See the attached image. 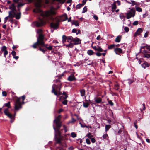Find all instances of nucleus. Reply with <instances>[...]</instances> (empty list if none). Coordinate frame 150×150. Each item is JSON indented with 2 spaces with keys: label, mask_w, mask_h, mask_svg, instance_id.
<instances>
[{
  "label": "nucleus",
  "mask_w": 150,
  "mask_h": 150,
  "mask_svg": "<svg viewBox=\"0 0 150 150\" xmlns=\"http://www.w3.org/2000/svg\"><path fill=\"white\" fill-rule=\"evenodd\" d=\"M33 11L36 13H38L43 18V19H42L39 18L38 21L33 23L31 24V25L34 27H39L44 25L45 24V20L46 19H50L52 21H54V18L52 16L56 14L55 9L53 7H51L50 10L45 12L42 11L39 8L37 7L36 8L34 9Z\"/></svg>",
  "instance_id": "1"
},
{
  "label": "nucleus",
  "mask_w": 150,
  "mask_h": 150,
  "mask_svg": "<svg viewBox=\"0 0 150 150\" xmlns=\"http://www.w3.org/2000/svg\"><path fill=\"white\" fill-rule=\"evenodd\" d=\"M60 115L56 117L54 121V122L56 124V128L53 125V129L55 131V139L57 143H60L62 138L61 136V132L59 129L61 126V123L60 121Z\"/></svg>",
  "instance_id": "2"
},
{
  "label": "nucleus",
  "mask_w": 150,
  "mask_h": 150,
  "mask_svg": "<svg viewBox=\"0 0 150 150\" xmlns=\"http://www.w3.org/2000/svg\"><path fill=\"white\" fill-rule=\"evenodd\" d=\"M61 87V83H60L58 86H57L55 84L53 85L52 87V92L54 93V94L57 96L61 95L62 94V93L60 91Z\"/></svg>",
  "instance_id": "3"
},
{
  "label": "nucleus",
  "mask_w": 150,
  "mask_h": 150,
  "mask_svg": "<svg viewBox=\"0 0 150 150\" xmlns=\"http://www.w3.org/2000/svg\"><path fill=\"white\" fill-rule=\"evenodd\" d=\"M6 107L8 108L4 109V112L5 114L10 119H12L13 117L12 115L9 112L8 109L9 108L11 107L10 102H9L7 103L4 104L3 106V107Z\"/></svg>",
  "instance_id": "4"
},
{
  "label": "nucleus",
  "mask_w": 150,
  "mask_h": 150,
  "mask_svg": "<svg viewBox=\"0 0 150 150\" xmlns=\"http://www.w3.org/2000/svg\"><path fill=\"white\" fill-rule=\"evenodd\" d=\"M135 10L132 8L130 9L129 11L125 13V14L126 16L127 19H129L132 17H134L135 16Z\"/></svg>",
  "instance_id": "5"
},
{
  "label": "nucleus",
  "mask_w": 150,
  "mask_h": 150,
  "mask_svg": "<svg viewBox=\"0 0 150 150\" xmlns=\"http://www.w3.org/2000/svg\"><path fill=\"white\" fill-rule=\"evenodd\" d=\"M21 97L18 98L15 102L14 104V109L16 111H18L21 108V102L20 101Z\"/></svg>",
  "instance_id": "6"
},
{
  "label": "nucleus",
  "mask_w": 150,
  "mask_h": 150,
  "mask_svg": "<svg viewBox=\"0 0 150 150\" xmlns=\"http://www.w3.org/2000/svg\"><path fill=\"white\" fill-rule=\"evenodd\" d=\"M15 17L16 19H19L20 18V17L19 15L16 16V13L13 11H9V15L7 17H6L4 19L7 21L9 18H12L13 17Z\"/></svg>",
  "instance_id": "7"
},
{
  "label": "nucleus",
  "mask_w": 150,
  "mask_h": 150,
  "mask_svg": "<svg viewBox=\"0 0 150 150\" xmlns=\"http://www.w3.org/2000/svg\"><path fill=\"white\" fill-rule=\"evenodd\" d=\"M40 43L41 44V46L42 47H45L47 49L50 50L52 49V46L49 45L48 44H45L43 40L40 42Z\"/></svg>",
  "instance_id": "8"
},
{
  "label": "nucleus",
  "mask_w": 150,
  "mask_h": 150,
  "mask_svg": "<svg viewBox=\"0 0 150 150\" xmlns=\"http://www.w3.org/2000/svg\"><path fill=\"white\" fill-rule=\"evenodd\" d=\"M16 6H15L14 4H12L9 7L10 9L11 10V11H13L15 13L16 16L19 15L20 17L21 13L20 12H17L16 10Z\"/></svg>",
  "instance_id": "9"
},
{
  "label": "nucleus",
  "mask_w": 150,
  "mask_h": 150,
  "mask_svg": "<svg viewBox=\"0 0 150 150\" xmlns=\"http://www.w3.org/2000/svg\"><path fill=\"white\" fill-rule=\"evenodd\" d=\"M42 30L41 29H38L37 31V33L39 34V37L37 39H39L41 40H44V36L42 34Z\"/></svg>",
  "instance_id": "10"
},
{
  "label": "nucleus",
  "mask_w": 150,
  "mask_h": 150,
  "mask_svg": "<svg viewBox=\"0 0 150 150\" xmlns=\"http://www.w3.org/2000/svg\"><path fill=\"white\" fill-rule=\"evenodd\" d=\"M42 40H40L39 39H37V42L35 43L32 47L34 48H36L37 46H39V45H41L40 43V42H42Z\"/></svg>",
  "instance_id": "11"
},
{
  "label": "nucleus",
  "mask_w": 150,
  "mask_h": 150,
  "mask_svg": "<svg viewBox=\"0 0 150 150\" xmlns=\"http://www.w3.org/2000/svg\"><path fill=\"white\" fill-rule=\"evenodd\" d=\"M73 42H74V44L76 45L80 44L81 43L80 40L76 37L74 38Z\"/></svg>",
  "instance_id": "12"
},
{
  "label": "nucleus",
  "mask_w": 150,
  "mask_h": 150,
  "mask_svg": "<svg viewBox=\"0 0 150 150\" xmlns=\"http://www.w3.org/2000/svg\"><path fill=\"white\" fill-rule=\"evenodd\" d=\"M59 25V23H52L50 24L51 27L54 29L57 28L58 27Z\"/></svg>",
  "instance_id": "13"
},
{
  "label": "nucleus",
  "mask_w": 150,
  "mask_h": 150,
  "mask_svg": "<svg viewBox=\"0 0 150 150\" xmlns=\"http://www.w3.org/2000/svg\"><path fill=\"white\" fill-rule=\"evenodd\" d=\"M142 30L141 28H139L136 31L134 35V36L139 35L142 32Z\"/></svg>",
  "instance_id": "14"
},
{
  "label": "nucleus",
  "mask_w": 150,
  "mask_h": 150,
  "mask_svg": "<svg viewBox=\"0 0 150 150\" xmlns=\"http://www.w3.org/2000/svg\"><path fill=\"white\" fill-rule=\"evenodd\" d=\"M114 51L117 54H119V53H121L122 52V50L120 48L115 49L114 50Z\"/></svg>",
  "instance_id": "15"
},
{
  "label": "nucleus",
  "mask_w": 150,
  "mask_h": 150,
  "mask_svg": "<svg viewBox=\"0 0 150 150\" xmlns=\"http://www.w3.org/2000/svg\"><path fill=\"white\" fill-rule=\"evenodd\" d=\"M68 79L69 81H72L75 80L76 78H75L74 75L72 74L69 76Z\"/></svg>",
  "instance_id": "16"
},
{
  "label": "nucleus",
  "mask_w": 150,
  "mask_h": 150,
  "mask_svg": "<svg viewBox=\"0 0 150 150\" xmlns=\"http://www.w3.org/2000/svg\"><path fill=\"white\" fill-rule=\"evenodd\" d=\"M94 100L95 102L97 103H100L102 101V99L101 98L95 97V98Z\"/></svg>",
  "instance_id": "17"
},
{
  "label": "nucleus",
  "mask_w": 150,
  "mask_h": 150,
  "mask_svg": "<svg viewBox=\"0 0 150 150\" xmlns=\"http://www.w3.org/2000/svg\"><path fill=\"white\" fill-rule=\"evenodd\" d=\"M73 38L72 36H68L67 37V41L68 42H73Z\"/></svg>",
  "instance_id": "18"
},
{
  "label": "nucleus",
  "mask_w": 150,
  "mask_h": 150,
  "mask_svg": "<svg viewBox=\"0 0 150 150\" xmlns=\"http://www.w3.org/2000/svg\"><path fill=\"white\" fill-rule=\"evenodd\" d=\"M80 91L81 96L83 97L85 96V91L84 89L80 90Z\"/></svg>",
  "instance_id": "19"
},
{
  "label": "nucleus",
  "mask_w": 150,
  "mask_h": 150,
  "mask_svg": "<svg viewBox=\"0 0 150 150\" xmlns=\"http://www.w3.org/2000/svg\"><path fill=\"white\" fill-rule=\"evenodd\" d=\"M131 1L132 2L131 5L132 6H133L135 5H136V6H138L139 4V3H137L134 1Z\"/></svg>",
  "instance_id": "20"
},
{
  "label": "nucleus",
  "mask_w": 150,
  "mask_h": 150,
  "mask_svg": "<svg viewBox=\"0 0 150 150\" xmlns=\"http://www.w3.org/2000/svg\"><path fill=\"white\" fill-rule=\"evenodd\" d=\"M87 53L89 55H92L94 54V52L92 50H88L87 52Z\"/></svg>",
  "instance_id": "21"
},
{
  "label": "nucleus",
  "mask_w": 150,
  "mask_h": 150,
  "mask_svg": "<svg viewBox=\"0 0 150 150\" xmlns=\"http://www.w3.org/2000/svg\"><path fill=\"white\" fill-rule=\"evenodd\" d=\"M141 65L142 67L144 68H145L146 67H149V64L147 62L144 63L143 64H142Z\"/></svg>",
  "instance_id": "22"
},
{
  "label": "nucleus",
  "mask_w": 150,
  "mask_h": 150,
  "mask_svg": "<svg viewBox=\"0 0 150 150\" xmlns=\"http://www.w3.org/2000/svg\"><path fill=\"white\" fill-rule=\"evenodd\" d=\"M121 39V36H118L117 37L115 40L116 42H120Z\"/></svg>",
  "instance_id": "23"
},
{
  "label": "nucleus",
  "mask_w": 150,
  "mask_h": 150,
  "mask_svg": "<svg viewBox=\"0 0 150 150\" xmlns=\"http://www.w3.org/2000/svg\"><path fill=\"white\" fill-rule=\"evenodd\" d=\"M111 127V126L110 125H106L105 126V131L107 132L108 131L109 129Z\"/></svg>",
  "instance_id": "24"
},
{
  "label": "nucleus",
  "mask_w": 150,
  "mask_h": 150,
  "mask_svg": "<svg viewBox=\"0 0 150 150\" xmlns=\"http://www.w3.org/2000/svg\"><path fill=\"white\" fill-rule=\"evenodd\" d=\"M62 41L63 43L66 42L67 39V37H66L65 35H63L62 37Z\"/></svg>",
  "instance_id": "25"
},
{
  "label": "nucleus",
  "mask_w": 150,
  "mask_h": 150,
  "mask_svg": "<svg viewBox=\"0 0 150 150\" xmlns=\"http://www.w3.org/2000/svg\"><path fill=\"white\" fill-rule=\"evenodd\" d=\"M143 57L144 58H150V53L149 54V53L144 54Z\"/></svg>",
  "instance_id": "26"
},
{
  "label": "nucleus",
  "mask_w": 150,
  "mask_h": 150,
  "mask_svg": "<svg viewBox=\"0 0 150 150\" xmlns=\"http://www.w3.org/2000/svg\"><path fill=\"white\" fill-rule=\"evenodd\" d=\"M116 3L115 1L114 2V3L112 5V10H115L116 8V4H115V3Z\"/></svg>",
  "instance_id": "27"
},
{
  "label": "nucleus",
  "mask_w": 150,
  "mask_h": 150,
  "mask_svg": "<svg viewBox=\"0 0 150 150\" xmlns=\"http://www.w3.org/2000/svg\"><path fill=\"white\" fill-rule=\"evenodd\" d=\"M66 45V47H68L72 48L73 47L74 44L73 43H71L68 45Z\"/></svg>",
  "instance_id": "28"
},
{
  "label": "nucleus",
  "mask_w": 150,
  "mask_h": 150,
  "mask_svg": "<svg viewBox=\"0 0 150 150\" xmlns=\"http://www.w3.org/2000/svg\"><path fill=\"white\" fill-rule=\"evenodd\" d=\"M115 46V45L112 44L108 46V48L109 49H111L113 48Z\"/></svg>",
  "instance_id": "29"
},
{
  "label": "nucleus",
  "mask_w": 150,
  "mask_h": 150,
  "mask_svg": "<svg viewBox=\"0 0 150 150\" xmlns=\"http://www.w3.org/2000/svg\"><path fill=\"white\" fill-rule=\"evenodd\" d=\"M86 137H88L89 139H91L93 137V135H91V133H88L86 136Z\"/></svg>",
  "instance_id": "30"
},
{
  "label": "nucleus",
  "mask_w": 150,
  "mask_h": 150,
  "mask_svg": "<svg viewBox=\"0 0 150 150\" xmlns=\"http://www.w3.org/2000/svg\"><path fill=\"white\" fill-rule=\"evenodd\" d=\"M71 136L73 138H74L76 137V134L75 132H72L71 134Z\"/></svg>",
  "instance_id": "31"
},
{
  "label": "nucleus",
  "mask_w": 150,
  "mask_h": 150,
  "mask_svg": "<svg viewBox=\"0 0 150 150\" xmlns=\"http://www.w3.org/2000/svg\"><path fill=\"white\" fill-rule=\"evenodd\" d=\"M72 24L76 26H78L79 25V24L77 21H75L73 23H72Z\"/></svg>",
  "instance_id": "32"
},
{
  "label": "nucleus",
  "mask_w": 150,
  "mask_h": 150,
  "mask_svg": "<svg viewBox=\"0 0 150 150\" xmlns=\"http://www.w3.org/2000/svg\"><path fill=\"white\" fill-rule=\"evenodd\" d=\"M89 105V103H83V106L84 107L87 108L88 107Z\"/></svg>",
  "instance_id": "33"
},
{
  "label": "nucleus",
  "mask_w": 150,
  "mask_h": 150,
  "mask_svg": "<svg viewBox=\"0 0 150 150\" xmlns=\"http://www.w3.org/2000/svg\"><path fill=\"white\" fill-rule=\"evenodd\" d=\"M115 88V89L117 90H118V89L119 88V86L118 84H115L114 85Z\"/></svg>",
  "instance_id": "34"
},
{
  "label": "nucleus",
  "mask_w": 150,
  "mask_h": 150,
  "mask_svg": "<svg viewBox=\"0 0 150 150\" xmlns=\"http://www.w3.org/2000/svg\"><path fill=\"white\" fill-rule=\"evenodd\" d=\"M96 50L100 52H102L103 51V50L100 47H98L97 48V49Z\"/></svg>",
  "instance_id": "35"
},
{
  "label": "nucleus",
  "mask_w": 150,
  "mask_h": 150,
  "mask_svg": "<svg viewBox=\"0 0 150 150\" xmlns=\"http://www.w3.org/2000/svg\"><path fill=\"white\" fill-rule=\"evenodd\" d=\"M136 10L137 11L139 12H141L142 11V10L141 8L139 7H137L136 8Z\"/></svg>",
  "instance_id": "36"
},
{
  "label": "nucleus",
  "mask_w": 150,
  "mask_h": 150,
  "mask_svg": "<svg viewBox=\"0 0 150 150\" xmlns=\"http://www.w3.org/2000/svg\"><path fill=\"white\" fill-rule=\"evenodd\" d=\"M82 5L81 4H79L76 6V8L77 9H79L82 7Z\"/></svg>",
  "instance_id": "37"
},
{
  "label": "nucleus",
  "mask_w": 150,
  "mask_h": 150,
  "mask_svg": "<svg viewBox=\"0 0 150 150\" xmlns=\"http://www.w3.org/2000/svg\"><path fill=\"white\" fill-rule=\"evenodd\" d=\"M7 49L6 47L5 46H3L1 48V51H6V50Z\"/></svg>",
  "instance_id": "38"
},
{
  "label": "nucleus",
  "mask_w": 150,
  "mask_h": 150,
  "mask_svg": "<svg viewBox=\"0 0 150 150\" xmlns=\"http://www.w3.org/2000/svg\"><path fill=\"white\" fill-rule=\"evenodd\" d=\"M87 11V8L86 7V6H85L83 8V9L82 13H84L85 12H86Z\"/></svg>",
  "instance_id": "39"
},
{
  "label": "nucleus",
  "mask_w": 150,
  "mask_h": 150,
  "mask_svg": "<svg viewBox=\"0 0 150 150\" xmlns=\"http://www.w3.org/2000/svg\"><path fill=\"white\" fill-rule=\"evenodd\" d=\"M24 5V4H22V3H19L18 4V5L17 6V7L18 8H19L20 7H21V6H23Z\"/></svg>",
  "instance_id": "40"
},
{
  "label": "nucleus",
  "mask_w": 150,
  "mask_h": 150,
  "mask_svg": "<svg viewBox=\"0 0 150 150\" xmlns=\"http://www.w3.org/2000/svg\"><path fill=\"white\" fill-rule=\"evenodd\" d=\"M62 94L65 96L64 97V99H66L68 97V96L67 94H66V92H63Z\"/></svg>",
  "instance_id": "41"
},
{
  "label": "nucleus",
  "mask_w": 150,
  "mask_h": 150,
  "mask_svg": "<svg viewBox=\"0 0 150 150\" xmlns=\"http://www.w3.org/2000/svg\"><path fill=\"white\" fill-rule=\"evenodd\" d=\"M102 137L103 139H105L108 138V136L107 134H105Z\"/></svg>",
  "instance_id": "42"
},
{
  "label": "nucleus",
  "mask_w": 150,
  "mask_h": 150,
  "mask_svg": "<svg viewBox=\"0 0 150 150\" xmlns=\"http://www.w3.org/2000/svg\"><path fill=\"white\" fill-rule=\"evenodd\" d=\"M56 1L62 4H63L65 1V0H56Z\"/></svg>",
  "instance_id": "43"
},
{
  "label": "nucleus",
  "mask_w": 150,
  "mask_h": 150,
  "mask_svg": "<svg viewBox=\"0 0 150 150\" xmlns=\"http://www.w3.org/2000/svg\"><path fill=\"white\" fill-rule=\"evenodd\" d=\"M108 103L111 106H113L114 104L113 103L111 100H109L108 101Z\"/></svg>",
  "instance_id": "44"
},
{
  "label": "nucleus",
  "mask_w": 150,
  "mask_h": 150,
  "mask_svg": "<svg viewBox=\"0 0 150 150\" xmlns=\"http://www.w3.org/2000/svg\"><path fill=\"white\" fill-rule=\"evenodd\" d=\"M86 143L88 144H90L91 143V142L89 139H86Z\"/></svg>",
  "instance_id": "45"
},
{
  "label": "nucleus",
  "mask_w": 150,
  "mask_h": 150,
  "mask_svg": "<svg viewBox=\"0 0 150 150\" xmlns=\"http://www.w3.org/2000/svg\"><path fill=\"white\" fill-rule=\"evenodd\" d=\"M76 120L73 118L72 119V120L71 121L69 122V123H74L76 121Z\"/></svg>",
  "instance_id": "46"
},
{
  "label": "nucleus",
  "mask_w": 150,
  "mask_h": 150,
  "mask_svg": "<svg viewBox=\"0 0 150 150\" xmlns=\"http://www.w3.org/2000/svg\"><path fill=\"white\" fill-rule=\"evenodd\" d=\"M124 30L126 32H127L129 31V28L127 27H125L124 28Z\"/></svg>",
  "instance_id": "47"
},
{
  "label": "nucleus",
  "mask_w": 150,
  "mask_h": 150,
  "mask_svg": "<svg viewBox=\"0 0 150 150\" xmlns=\"http://www.w3.org/2000/svg\"><path fill=\"white\" fill-rule=\"evenodd\" d=\"M63 17L64 18V19L63 20H62L63 21H64L65 20H67V15H64V16H63Z\"/></svg>",
  "instance_id": "48"
},
{
  "label": "nucleus",
  "mask_w": 150,
  "mask_h": 150,
  "mask_svg": "<svg viewBox=\"0 0 150 150\" xmlns=\"http://www.w3.org/2000/svg\"><path fill=\"white\" fill-rule=\"evenodd\" d=\"M138 24V21H135L133 23V24L134 25H137Z\"/></svg>",
  "instance_id": "49"
},
{
  "label": "nucleus",
  "mask_w": 150,
  "mask_h": 150,
  "mask_svg": "<svg viewBox=\"0 0 150 150\" xmlns=\"http://www.w3.org/2000/svg\"><path fill=\"white\" fill-rule=\"evenodd\" d=\"M2 95L3 96H6L7 95V93L5 91L2 92Z\"/></svg>",
  "instance_id": "50"
},
{
  "label": "nucleus",
  "mask_w": 150,
  "mask_h": 150,
  "mask_svg": "<svg viewBox=\"0 0 150 150\" xmlns=\"http://www.w3.org/2000/svg\"><path fill=\"white\" fill-rule=\"evenodd\" d=\"M91 141L92 143H94L96 141V140L94 138H92L91 139Z\"/></svg>",
  "instance_id": "51"
},
{
  "label": "nucleus",
  "mask_w": 150,
  "mask_h": 150,
  "mask_svg": "<svg viewBox=\"0 0 150 150\" xmlns=\"http://www.w3.org/2000/svg\"><path fill=\"white\" fill-rule=\"evenodd\" d=\"M149 33L148 32H146L144 34V37L146 38V37H147V36L148 35Z\"/></svg>",
  "instance_id": "52"
},
{
  "label": "nucleus",
  "mask_w": 150,
  "mask_h": 150,
  "mask_svg": "<svg viewBox=\"0 0 150 150\" xmlns=\"http://www.w3.org/2000/svg\"><path fill=\"white\" fill-rule=\"evenodd\" d=\"M40 50L41 51L44 53H45V50L44 49H42L41 47L39 48Z\"/></svg>",
  "instance_id": "53"
},
{
  "label": "nucleus",
  "mask_w": 150,
  "mask_h": 150,
  "mask_svg": "<svg viewBox=\"0 0 150 150\" xmlns=\"http://www.w3.org/2000/svg\"><path fill=\"white\" fill-rule=\"evenodd\" d=\"M146 49L149 51H150V45H146Z\"/></svg>",
  "instance_id": "54"
},
{
  "label": "nucleus",
  "mask_w": 150,
  "mask_h": 150,
  "mask_svg": "<svg viewBox=\"0 0 150 150\" xmlns=\"http://www.w3.org/2000/svg\"><path fill=\"white\" fill-rule=\"evenodd\" d=\"M11 54L14 57L16 55V52L14 51H13L12 52Z\"/></svg>",
  "instance_id": "55"
},
{
  "label": "nucleus",
  "mask_w": 150,
  "mask_h": 150,
  "mask_svg": "<svg viewBox=\"0 0 150 150\" xmlns=\"http://www.w3.org/2000/svg\"><path fill=\"white\" fill-rule=\"evenodd\" d=\"M93 18L96 20H98V16L95 15L93 16Z\"/></svg>",
  "instance_id": "56"
},
{
  "label": "nucleus",
  "mask_w": 150,
  "mask_h": 150,
  "mask_svg": "<svg viewBox=\"0 0 150 150\" xmlns=\"http://www.w3.org/2000/svg\"><path fill=\"white\" fill-rule=\"evenodd\" d=\"M87 1V0H83L82 2V4H81L82 5H84L85 4Z\"/></svg>",
  "instance_id": "57"
},
{
  "label": "nucleus",
  "mask_w": 150,
  "mask_h": 150,
  "mask_svg": "<svg viewBox=\"0 0 150 150\" xmlns=\"http://www.w3.org/2000/svg\"><path fill=\"white\" fill-rule=\"evenodd\" d=\"M63 128L64 129V132H66L67 131V128H66V127L64 125L63 126Z\"/></svg>",
  "instance_id": "58"
},
{
  "label": "nucleus",
  "mask_w": 150,
  "mask_h": 150,
  "mask_svg": "<svg viewBox=\"0 0 150 150\" xmlns=\"http://www.w3.org/2000/svg\"><path fill=\"white\" fill-rule=\"evenodd\" d=\"M148 15V14L147 13H146L145 14L143 15V17L144 18H145Z\"/></svg>",
  "instance_id": "59"
},
{
  "label": "nucleus",
  "mask_w": 150,
  "mask_h": 150,
  "mask_svg": "<svg viewBox=\"0 0 150 150\" xmlns=\"http://www.w3.org/2000/svg\"><path fill=\"white\" fill-rule=\"evenodd\" d=\"M77 30L76 29H73L72 30V32L73 33H77Z\"/></svg>",
  "instance_id": "60"
},
{
  "label": "nucleus",
  "mask_w": 150,
  "mask_h": 150,
  "mask_svg": "<svg viewBox=\"0 0 150 150\" xmlns=\"http://www.w3.org/2000/svg\"><path fill=\"white\" fill-rule=\"evenodd\" d=\"M96 54L97 56H100L102 55L101 53L100 52H97L96 53Z\"/></svg>",
  "instance_id": "61"
},
{
  "label": "nucleus",
  "mask_w": 150,
  "mask_h": 150,
  "mask_svg": "<svg viewBox=\"0 0 150 150\" xmlns=\"http://www.w3.org/2000/svg\"><path fill=\"white\" fill-rule=\"evenodd\" d=\"M8 53V51L7 50L4 51V55L5 57L6 56L7 54Z\"/></svg>",
  "instance_id": "62"
},
{
  "label": "nucleus",
  "mask_w": 150,
  "mask_h": 150,
  "mask_svg": "<svg viewBox=\"0 0 150 150\" xmlns=\"http://www.w3.org/2000/svg\"><path fill=\"white\" fill-rule=\"evenodd\" d=\"M67 101L66 100H65L62 102V103L64 105H66L67 104Z\"/></svg>",
  "instance_id": "63"
},
{
  "label": "nucleus",
  "mask_w": 150,
  "mask_h": 150,
  "mask_svg": "<svg viewBox=\"0 0 150 150\" xmlns=\"http://www.w3.org/2000/svg\"><path fill=\"white\" fill-rule=\"evenodd\" d=\"M68 150H74L73 148L72 147H70L69 148H68Z\"/></svg>",
  "instance_id": "64"
}]
</instances>
